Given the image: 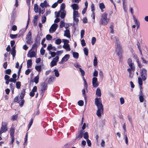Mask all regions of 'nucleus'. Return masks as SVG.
Returning <instances> with one entry per match:
<instances>
[{"mask_svg":"<svg viewBox=\"0 0 148 148\" xmlns=\"http://www.w3.org/2000/svg\"><path fill=\"white\" fill-rule=\"evenodd\" d=\"M18 117V116L17 115H13L12 117V120L13 121H15L16 120Z\"/></svg>","mask_w":148,"mask_h":148,"instance_id":"338daca9","label":"nucleus"},{"mask_svg":"<svg viewBox=\"0 0 148 148\" xmlns=\"http://www.w3.org/2000/svg\"><path fill=\"white\" fill-rule=\"evenodd\" d=\"M138 83L140 86H141L143 84L142 80L140 77L138 78Z\"/></svg>","mask_w":148,"mask_h":148,"instance_id":"680f3d73","label":"nucleus"},{"mask_svg":"<svg viewBox=\"0 0 148 148\" xmlns=\"http://www.w3.org/2000/svg\"><path fill=\"white\" fill-rule=\"evenodd\" d=\"M10 38L12 39H13L14 38H15L17 37V34H10Z\"/></svg>","mask_w":148,"mask_h":148,"instance_id":"603ef678","label":"nucleus"},{"mask_svg":"<svg viewBox=\"0 0 148 148\" xmlns=\"http://www.w3.org/2000/svg\"><path fill=\"white\" fill-rule=\"evenodd\" d=\"M7 125V123L6 122H2L1 130H0V132L3 133L5 132L8 130Z\"/></svg>","mask_w":148,"mask_h":148,"instance_id":"0eeeda50","label":"nucleus"},{"mask_svg":"<svg viewBox=\"0 0 148 148\" xmlns=\"http://www.w3.org/2000/svg\"><path fill=\"white\" fill-rule=\"evenodd\" d=\"M84 54L86 56L88 55V49L86 47H85L84 49Z\"/></svg>","mask_w":148,"mask_h":148,"instance_id":"c03bdc74","label":"nucleus"},{"mask_svg":"<svg viewBox=\"0 0 148 148\" xmlns=\"http://www.w3.org/2000/svg\"><path fill=\"white\" fill-rule=\"evenodd\" d=\"M107 14L104 13L102 14L101 16V24L105 25H106L109 21V19L107 18Z\"/></svg>","mask_w":148,"mask_h":148,"instance_id":"20e7f679","label":"nucleus"},{"mask_svg":"<svg viewBox=\"0 0 148 148\" xmlns=\"http://www.w3.org/2000/svg\"><path fill=\"white\" fill-rule=\"evenodd\" d=\"M41 92L42 93H44L47 88V83L45 82L42 83L41 85Z\"/></svg>","mask_w":148,"mask_h":148,"instance_id":"9d476101","label":"nucleus"},{"mask_svg":"<svg viewBox=\"0 0 148 148\" xmlns=\"http://www.w3.org/2000/svg\"><path fill=\"white\" fill-rule=\"evenodd\" d=\"M38 15H35L34 16V19L32 21L34 23V25L35 26H36L37 24V19H38Z\"/></svg>","mask_w":148,"mask_h":148,"instance_id":"6ab92c4d","label":"nucleus"},{"mask_svg":"<svg viewBox=\"0 0 148 148\" xmlns=\"http://www.w3.org/2000/svg\"><path fill=\"white\" fill-rule=\"evenodd\" d=\"M11 54L12 55L13 59L14 60L16 56V51L15 50V45L12 48V51L11 52Z\"/></svg>","mask_w":148,"mask_h":148,"instance_id":"dca6fc26","label":"nucleus"},{"mask_svg":"<svg viewBox=\"0 0 148 148\" xmlns=\"http://www.w3.org/2000/svg\"><path fill=\"white\" fill-rule=\"evenodd\" d=\"M10 52L8 53V52H6L4 54V56L5 57V58L4 59V61H6V58L8 57V56L10 55Z\"/></svg>","mask_w":148,"mask_h":148,"instance_id":"13d9d810","label":"nucleus"},{"mask_svg":"<svg viewBox=\"0 0 148 148\" xmlns=\"http://www.w3.org/2000/svg\"><path fill=\"white\" fill-rule=\"evenodd\" d=\"M111 38L112 40L115 42L117 44L116 51L117 54L119 55L121 54L122 52V48L120 45L118 39L114 36H111Z\"/></svg>","mask_w":148,"mask_h":148,"instance_id":"7ed1b4c3","label":"nucleus"},{"mask_svg":"<svg viewBox=\"0 0 148 148\" xmlns=\"http://www.w3.org/2000/svg\"><path fill=\"white\" fill-rule=\"evenodd\" d=\"M58 5V3L57 2H55L51 6V7L52 8H56Z\"/></svg>","mask_w":148,"mask_h":148,"instance_id":"774afa93","label":"nucleus"},{"mask_svg":"<svg viewBox=\"0 0 148 148\" xmlns=\"http://www.w3.org/2000/svg\"><path fill=\"white\" fill-rule=\"evenodd\" d=\"M34 9L36 13L38 12V7L37 4H35L34 5Z\"/></svg>","mask_w":148,"mask_h":148,"instance_id":"c756f323","label":"nucleus"},{"mask_svg":"<svg viewBox=\"0 0 148 148\" xmlns=\"http://www.w3.org/2000/svg\"><path fill=\"white\" fill-rule=\"evenodd\" d=\"M52 38V37L50 34H47V35L46 38L48 40H51Z\"/></svg>","mask_w":148,"mask_h":148,"instance_id":"58836bf2","label":"nucleus"},{"mask_svg":"<svg viewBox=\"0 0 148 148\" xmlns=\"http://www.w3.org/2000/svg\"><path fill=\"white\" fill-rule=\"evenodd\" d=\"M16 88L17 89H19L20 88L21 86V82H20L19 81L16 82Z\"/></svg>","mask_w":148,"mask_h":148,"instance_id":"f704fd0d","label":"nucleus"},{"mask_svg":"<svg viewBox=\"0 0 148 148\" xmlns=\"http://www.w3.org/2000/svg\"><path fill=\"white\" fill-rule=\"evenodd\" d=\"M53 48V47L52 46V45L51 44H49L47 47V49L48 50H51Z\"/></svg>","mask_w":148,"mask_h":148,"instance_id":"052dcab7","label":"nucleus"},{"mask_svg":"<svg viewBox=\"0 0 148 148\" xmlns=\"http://www.w3.org/2000/svg\"><path fill=\"white\" fill-rule=\"evenodd\" d=\"M137 45L138 48L141 54H142L143 53H146L147 51V48L146 45H143L140 47V44L139 43L137 44Z\"/></svg>","mask_w":148,"mask_h":148,"instance_id":"39448f33","label":"nucleus"},{"mask_svg":"<svg viewBox=\"0 0 148 148\" xmlns=\"http://www.w3.org/2000/svg\"><path fill=\"white\" fill-rule=\"evenodd\" d=\"M54 71L55 72V75L56 77H58L59 75V74L58 72V70L56 69H55L54 70Z\"/></svg>","mask_w":148,"mask_h":148,"instance_id":"49530a36","label":"nucleus"},{"mask_svg":"<svg viewBox=\"0 0 148 148\" xmlns=\"http://www.w3.org/2000/svg\"><path fill=\"white\" fill-rule=\"evenodd\" d=\"M95 104L97 107V115L99 117L101 116V114L103 113V108L101 103V98H96L95 99Z\"/></svg>","mask_w":148,"mask_h":148,"instance_id":"f03ea898","label":"nucleus"},{"mask_svg":"<svg viewBox=\"0 0 148 148\" xmlns=\"http://www.w3.org/2000/svg\"><path fill=\"white\" fill-rule=\"evenodd\" d=\"M61 40L60 38H58L55 41V43L57 45H60L61 43Z\"/></svg>","mask_w":148,"mask_h":148,"instance_id":"37998d69","label":"nucleus"},{"mask_svg":"<svg viewBox=\"0 0 148 148\" xmlns=\"http://www.w3.org/2000/svg\"><path fill=\"white\" fill-rule=\"evenodd\" d=\"M24 144L25 145H27V133L25 138Z\"/></svg>","mask_w":148,"mask_h":148,"instance_id":"6e6d98bb","label":"nucleus"},{"mask_svg":"<svg viewBox=\"0 0 148 148\" xmlns=\"http://www.w3.org/2000/svg\"><path fill=\"white\" fill-rule=\"evenodd\" d=\"M127 63L130 68H131L132 69L134 68V63L132 62V60L131 59L129 58L128 60Z\"/></svg>","mask_w":148,"mask_h":148,"instance_id":"f3484780","label":"nucleus"},{"mask_svg":"<svg viewBox=\"0 0 148 148\" xmlns=\"http://www.w3.org/2000/svg\"><path fill=\"white\" fill-rule=\"evenodd\" d=\"M59 57L58 56H57L55 58H53L52 60L50 63L51 66L52 67L57 64V62L58 61Z\"/></svg>","mask_w":148,"mask_h":148,"instance_id":"1a4fd4ad","label":"nucleus"},{"mask_svg":"<svg viewBox=\"0 0 148 148\" xmlns=\"http://www.w3.org/2000/svg\"><path fill=\"white\" fill-rule=\"evenodd\" d=\"M65 26V23L63 21H61L60 22V28H62L63 27Z\"/></svg>","mask_w":148,"mask_h":148,"instance_id":"09e8293b","label":"nucleus"},{"mask_svg":"<svg viewBox=\"0 0 148 148\" xmlns=\"http://www.w3.org/2000/svg\"><path fill=\"white\" fill-rule=\"evenodd\" d=\"M73 56L74 58L76 59H77L79 57V54L78 53L76 52H74L73 53Z\"/></svg>","mask_w":148,"mask_h":148,"instance_id":"2f4dec72","label":"nucleus"},{"mask_svg":"<svg viewBox=\"0 0 148 148\" xmlns=\"http://www.w3.org/2000/svg\"><path fill=\"white\" fill-rule=\"evenodd\" d=\"M27 42L29 45H31L33 42V41L32 40V39H27Z\"/></svg>","mask_w":148,"mask_h":148,"instance_id":"69168bd1","label":"nucleus"},{"mask_svg":"<svg viewBox=\"0 0 148 148\" xmlns=\"http://www.w3.org/2000/svg\"><path fill=\"white\" fill-rule=\"evenodd\" d=\"M73 11H77L79 9V7L78 5L76 3H73L71 5Z\"/></svg>","mask_w":148,"mask_h":148,"instance_id":"2eb2a0df","label":"nucleus"},{"mask_svg":"<svg viewBox=\"0 0 148 148\" xmlns=\"http://www.w3.org/2000/svg\"><path fill=\"white\" fill-rule=\"evenodd\" d=\"M65 3H62L61 5L60 10L58 12H55V17L56 19L54 20L55 23H58L60 21L58 18L60 16L62 18L65 17Z\"/></svg>","mask_w":148,"mask_h":148,"instance_id":"f257e3e1","label":"nucleus"},{"mask_svg":"<svg viewBox=\"0 0 148 148\" xmlns=\"http://www.w3.org/2000/svg\"><path fill=\"white\" fill-rule=\"evenodd\" d=\"M21 101L20 102V101H19V103H19L20 106L21 107H22L24 104L25 100L24 99H21Z\"/></svg>","mask_w":148,"mask_h":148,"instance_id":"79ce46f5","label":"nucleus"},{"mask_svg":"<svg viewBox=\"0 0 148 148\" xmlns=\"http://www.w3.org/2000/svg\"><path fill=\"white\" fill-rule=\"evenodd\" d=\"M134 56L136 58V61L138 64V67L140 68H141L142 66L141 64L139 62L138 59L137 57V56Z\"/></svg>","mask_w":148,"mask_h":148,"instance_id":"c9c22d12","label":"nucleus"},{"mask_svg":"<svg viewBox=\"0 0 148 148\" xmlns=\"http://www.w3.org/2000/svg\"><path fill=\"white\" fill-rule=\"evenodd\" d=\"M33 119H32V118L30 120V121L29 122V124L28 125V127L29 129L31 127V126H32V125L33 123Z\"/></svg>","mask_w":148,"mask_h":148,"instance_id":"3c124183","label":"nucleus"},{"mask_svg":"<svg viewBox=\"0 0 148 148\" xmlns=\"http://www.w3.org/2000/svg\"><path fill=\"white\" fill-rule=\"evenodd\" d=\"M97 64V59L96 56L94 57L93 60V65L94 66H96Z\"/></svg>","mask_w":148,"mask_h":148,"instance_id":"e433bc0d","label":"nucleus"},{"mask_svg":"<svg viewBox=\"0 0 148 148\" xmlns=\"http://www.w3.org/2000/svg\"><path fill=\"white\" fill-rule=\"evenodd\" d=\"M45 52V50L42 47L40 50V54L42 55H43L44 54Z\"/></svg>","mask_w":148,"mask_h":148,"instance_id":"5fc2aeb1","label":"nucleus"},{"mask_svg":"<svg viewBox=\"0 0 148 148\" xmlns=\"http://www.w3.org/2000/svg\"><path fill=\"white\" fill-rule=\"evenodd\" d=\"M80 16V14L79 13L78 11H73V18L74 22L77 23L79 19L78 18Z\"/></svg>","mask_w":148,"mask_h":148,"instance_id":"423d86ee","label":"nucleus"},{"mask_svg":"<svg viewBox=\"0 0 148 148\" xmlns=\"http://www.w3.org/2000/svg\"><path fill=\"white\" fill-rule=\"evenodd\" d=\"M99 7L100 8L102 11V12H103V11L102 10V9L104 8H105V6L103 3H100L99 4Z\"/></svg>","mask_w":148,"mask_h":148,"instance_id":"ea45409f","label":"nucleus"},{"mask_svg":"<svg viewBox=\"0 0 148 148\" xmlns=\"http://www.w3.org/2000/svg\"><path fill=\"white\" fill-rule=\"evenodd\" d=\"M31 50H30L29 51L27 55V57L32 58L35 57L36 55L35 52L34 51H30Z\"/></svg>","mask_w":148,"mask_h":148,"instance_id":"f8f14e48","label":"nucleus"},{"mask_svg":"<svg viewBox=\"0 0 148 148\" xmlns=\"http://www.w3.org/2000/svg\"><path fill=\"white\" fill-rule=\"evenodd\" d=\"M58 27V25L55 23L52 25L49 29V32L50 33H53L55 32L56 29Z\"/></svg>","mask_w":148,"mask_h":148,"instance_id":"6e6552de","label":"nucleus"},{"mask_svg":"<svg viewBox=\"0 0 148 148\" xmlns=\"http://www.w3.org/2000/svg\"><path fill=\"white\" fill-rule=\"evenodd\" d=\"M85 31L84 30H82L81 31V38H82L84 34Z\"/></svg>","mask_w":148,"mask_h":148,"instance_id":"0e129e2a","label":"nucleus"},{"mask_svg":"<svg viewBox=\"0 0 148 148\" xmlns=\"http://www.w3.org/2000/svg\"><path fill=\"white\" fill-rule=\"evenodd\" d=\"M92 84L93 86L97 87L98 85V84L97 82V78L96 77H94L92 79Z\"/></svg>","mask_w":148,"mask_h":148,"instance_id":"ddd939ff","label":"nucleus"},{"mask_svg":"<svg viewBox=\"0 0 148 148\" xmlns=\"http://www.w3.org/2000/svg\"><path fill=\"white\" fill-rule=\"evenodd\" d=\"M49 53L51 55V56L52 57H54L56 54V52L54 51H49Z\"/></svg>","mask_w":148,"mask_h":148,"instance_id":"a19ab883","label":"nucleus"},{"mask_svg":"<svg viewBox=\"0 0 148 148\" xmlns=\"http://www.w3.org/2000/svg\"><path fill=\"white\" fill-rule=\"evenodd\" d=\"M16 13L14 11H13L12 12L11 16L10 18L11 21L12 22H13L15 19Z\"/></svg>","mask_w":148,"mask_h":148,"instance_id":"a211bd4d","label":"nucleus"},{"mask_svg":"<svg viewBox=\"0 0 148 148\" xmlns=\"http://www.w3.org/2000/svg\"><path fill=\"white\" fill-rule=\"evenodd\" d=\"M46 20V17L44 14L42 15V23H45Z\"/></svg>","mask_w":148,"mask_h":148,"instance_id":"7c9ffc66","label":"nucleus"},{"mask_svg":"<svg viewBox=\"0 0 148 148\" xmlns=\"http://www.w3.org/2000/svg\"><path fill=\"white\" fill-rule=\"evenodd\" d=\"M146 72V69H143L141 70L140 75H147Z\"/></svg>","mask_w":148,"mask_h":148,"instance_id":"72a5a7b5","label":"nucleus"},{"mask_svg":"<svg viewBox=\"0 0 148 148\" xmlns=\"http://www.w3.org/2000/svg\"><path fill=\"white\" fill-rule=\"evenodd\" d=\"M11 70L10 69H8L5 71V74L10 75L11 72Z\"/></svg>","mask_w":148,"mask_h":148,"instance_id":"4c0bfd02","label":"nucleus"},{"mask_svg":"<svg viewBox=\"0 0 148 148\" xmlns=\"http://www.w3.org/2000/svg\"><path fill=\"white\" fill-rule=\"evenodd\" d=\"M25 93V90L23 89V91L21 92L20 96V98L21 99H23L24 97Z\"/></svg>","mask_w":148,"mask_h":148,"instance_id":"5701e85b","label":"nucleus"},{"mask_svg":"<svg viewBox=\"0 0 148 148\" xmlns=\"http://www.w3.org/2000/svg\"><path fill=\"white\" fill-rule=\"evenodd\" d=\"M96 38L95 37H93L91 39V43L92 45H94L96 41Z\"/></svg>","mask_w":148,"mask_h":148,"instance_id":"a18cd8bd","label":"nucleus"},{"mask_svg":"<svg viewBox=\"0 0 148 148\" xmlns=\"http://www.w3.org/2000/svg\"><path fill=\"white\" fill-rule=\"evenodd\" d=\"M32 64V61L31 59L29 60L27 62V68L30 67Z\"/></svg>","mask_w":148,"mask_h":148,"instance_id":"bb28decb","label":"nucleus"},{"mask_svg":"<svg viewBox=\"0 0 148 148\" xmlns=\"http://www.w3.org/2000/svg\"><path fill=\"white\" fill-rule=\"evenodd\" d=\"M98 71L95 69L94 70V72L93 73V76L94 77H97L98 76Z\"/></svg>","mask_w":148,"mask_h":148,"instance_id":"8fccbe9b","label":"nucleus"},{"mask_svg":"<svg viewBox=\"0 0 148 148\" xmlns=\"http://www.w3.org/2000/svg\"><path fill=\"white\" fill-rule=\"evenodd\" d=\"M40 37L39 34H38L35 39L34 43L37 44L38 45L40 44Z\"/></svg>","mask_w":148,"mask_h":148,"instance_id":"4468645a","label":"nucleus"},{"mask_svg":"<svg viewBox=\"0 0 148 148\" xmlns=\"http://www.w3.org/2000/svg\"><path fill=\"white\" fill-rule=\"evenodd\" d=\"M26 39H32V32L31 31H29L26 35Z\"/></svg>","mask_w":148,"mask_h":148,"instance_id":"b1692460","label":"nucleus"},{"mask_svg":"<svg viewBox=\"0 0 148 148\" xmlns=\"http://www.w3.org/2000/svg\"><path fill=\"white\" fill-rule=\"evenodd\" d=\"M49 5L47 3L46 0H45L43 3H41L40 4V6L42 8L44 7H47Z\"/></svg>","mask_w":148,"mask_h":148,"instance_id":"4be33fe9","label":"nucleus"},{"mask_svg":"<svg viewBox=\"0 0 148 148\" xmlns=\"http://www.w3.org/2000/svg\"><path fill=\"white\" fill-rule=\"evenodd\" d=\"M65 36L69 38H70L71 37L70 32L68 28H66L65 30Z\"/></svg>","mask_w":148,"mask_h":148,"instance_id":"393cba45","label":"nucleus"},{"mask_svg":"<svg viewBox=\"0 0 148 148\" xmlns=\"http://www.w3.org/2000/svg\"><path fill=\"white\" fill-rule=\"evenodd\" d=\"M69 42L68 40H65V50L67 51H69L71 50L69 45L67 44Z\"/></svg>","mask_w":148,"mask_h":148,"instance_id":"412c9836","label":"nucleus"},{"mask_svg":"<svg viewBox=\"0 0 148 148\" xmlns=\"http://www.w3.org/2000/svg\"><path fill=\"white\" fill-rule=\"evenodd\" d=\"M14 128L11 127L10 129V137H14Z\"/></svg>","mask_w":148,"mask_h":148,"instance_id":"aec40b11","label":"nucleus"},{"mask_svg":"<svg viewBox=\"0 0 148 148\" xmlns=\"http://www.w3.org/2000/svg\"><path fill=\"white\" fill-rule=\"evenodd\" d=\"M120 103L121 105L123 104L125 102V100L123 97H121L120 99Z\"/></svg>","mask_w":148,"mask_h":148,"instance_id":"4d7b16f0","label":"nucleus"},{"mask_svg":"<svg viewBox=\"0 0 148 148\" xmlns=\"http://www.w3.org/2000/svg\"><path fill=\"white\" fill-rule=\"evenodd\" d=\"M83 136L85 139L87 140L88 139V132H85L83 134Z\"/></svg>","mask_w":148,"mask_h":148,"instance_id":"de8ad7c7","label":"nucleus"},{"mask_svg":"<svg viewBox=\"0 0 148 148\" xmlns=\"http://www.w3.org/2000/svg\"><path fill=\"white\" fill-rule=\"evenodd\" d=\"M35 69L38 71L40 72L41 70V65L36 66Z\"/></svg>","mask_w":148,"mask_h":148,"instance_id":"c85d7f7f","label":"nucleus"},{"mask_svg":"<svg viewBox=\"0 0 148 148\" xmlns=\"http://www.w3.org/2000/svg\"><path fill=\"white\" fill-rule=\"evenodd\" d=\"M18 96H17L16 97L14 98V103H19V101L18 100Z\"/></svg>","mask_w":148,"mask_h":148,"instance_id":"864d4df0","label":"nucleus"},{"mask_svg":"<svg viewBox=\"0 0 148 148\" xmlns=\"http://www.w3.org/2000/svg\"><path fill=\"white\" fill-rule=\"evenodd\" d=\"M39 45L34 43L32 47V48L30 49V50H32V49H36V50L37 49Z\"/></svg>","mask_w":148,"mask_h":148,"instance_id":"473e14b6","label":"nucleus"},{"mask_svg":"<svg viewBox=\"0 0 148 148\" xmlns=\"http://www.w3.org/2000/svg\"><path fill=\"white\" fill-rule=\"evenodd\" d=\"M143 81H145L147 78V75H140Z\"/></svg>","mask_w":148,"mask_h":148,"instance_id":"e2e57ef3","label":"nucleus"},{"mask_svg":"<svg viewBox=\"0 0 148 148\" xmlns=\"http://www.w3.org/2000/svg\"><path fill=\"white\" fill-rule=\"evenodd\" d=\"M133 17L134 21L136 25L137 29H138L140 27V23L134 16L133 15Z\"/></svg>","mask_w":148,"mask_h":148,"instance_id":"9b49d317","label":"nucleus"},{"mask_svg":"<svg viewBox=\"0 0 148 148\" xmlns=\"http://www.w3.org/2000/svg\"><path fill=\"white\" fill-rule=\"evenodd\" d=\"M39 76L38 75H37L34 79V82L36 84H38L39 82Z\"/></svg>","mask_w":148,"mask_h":148,"instance_id":"cd10ccee","label":"nucleus"},{"mask_svg":"<svg viewBox=\"0 0 148 148\" xmlns=\"http://www.w3.org/2000/svg\"><path fill=\"white\" fill-rule=\"evenodd\" d=\"M84 101L82 100H80L78 101V104L80 106H82L84 105Z\"/></svg>","mask_w":148,"mask_h":148,"instance_id":"bf43d9fd","label":"nucleus"},{"mask_svg":"<svg viewBox=\"0 0 148 148\" xmlns=\"http://www.w3.org/2000/svg\"><path fill=\"white\" fill-rule=\"evenodd\" d=\"M96 95L100 97L101 95V92L100 89L99 88H98L96 92Z\"/></svg>","mask_w":148,"mask_h":148,"instance_id":"a878e982","label":"nucleus"}]
</instances>
